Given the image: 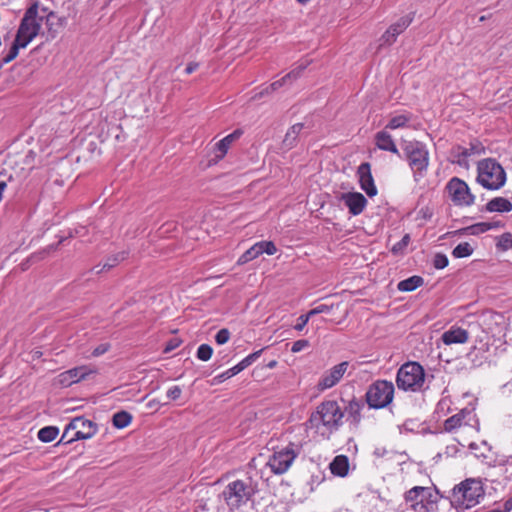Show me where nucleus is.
I'll return each instance as SVG.
<instances>
[{"label": "nucleus", "mask_w": 512, "mask_h": 512, "mask_svg": "<svg viewBox=\"0 0 512 512\" xmlns=\"http://www.w3.org/2000/svg\"><path fill=\"white\" fill-rule=\"evenodd\" d=\"M344 411L336 400L319 403L307 420V426L322 439L329 440L343 424Z\"/></svg>", "instance_id": "nucleus-1"}, {"label": "nucleus", "mask_w": 512, "mask_h": 512, "mask_svg": "<svg viewBox=\"0 0 512 512\" xmlns=\"http://www.w3.org/2000/svg\"><path fill=\"white\" fill-rule=\"evenodd\" d=\"M42 12L43 14L39 15L38 3L32 4L26 10L24 17L20 22L14 42L4 57V62L8 63L14 60L18 56L19 50L27 47V45L39 34L46 14V9H42Z\"/></svg>", "instance_id": "nucleus-2"}, {"label": "nucleus", "mask_w": 512, "mask_h": 512, "mask_svg": "<svg viewBox=\"0 0 512 512\" xmlns=\"http://www.w3.org/2000/svg\"><path fill=\"white\" fill-rule=\"evenodd\" d=\"M485 497L481 478H466L456 484L450 493V504L456 512H466L477 506Z\"/></svg>", "instance_id": "nucleus-3"}, {"label": "nucleus", "mask_w": 512, "mask_h": 512, "mask_svg": "<svg viewBox=\"0 0 512 512\" xmlns=\"http://www.w3.org/2000/svg\"><path fill=\"white\" fill-rule=\"evenodd\" d=\"M403 497L414 512H439L438 503L442 496L435 487L414 486Z\"/></svg>", "instance_id": "nucleus-4"}, {"label": "nucleus", "mask_w": 512, "mask_h": 512, "mask_svg": "<svg viewBox=\"0 0 512 512\" xmlns=\"http://www.w3.org/2000/svg\"><path fill=\"white\" fill-rule=\"evenodd\" d=\"M506 179V172L497 160L485 158L477 163L476 181L484 189L499 190L505 185Z\"/></svg>", "instance_id": "nucleus-5"}, {"label": "nucleus", "mask_w": 512, "mask_h": 512, "mask_svg": "<svg viewBox=\"0 0 512 512\" xmlns=\"http://www.w3.org/2000/svg\"><path fill=\"white\" fill-rule=\"evenodd\" d=\"M255 490L248 480L236 479L229 482L221 493V497L231 511L239 510L254 496Z\"/></svg>", "instance_id": "nucleus-6"}, {"label": "nucleus", "mask_w": 512, "mask_h": 512, "mask_svg": "<svg viewBox=\"0 0 512 512\" xmlns=\"http://www.w3.org/2000/svg\"><path fill=\"white\" fill-rule=\"evenodd\" d=\"M403 151L413 172L414 180L418 182L427 172L429 152L426 146L419 141L408 142Z\"/></svg>", "instance_id": "nucleus-7"}, {"label": "nucleus", "mask_w": 512, "mask_h": 512, "mask_svg": "<svg viewBox=\"0 0 512 512\" xmlns=\"http://www.w3.org/2000/svg\"><path fill=\"white\" fill-rule=\"evenodd\" d=\"M396 383L404 391H420L425 383V372L417 362L403 364L397 372Z\"/></svg>", "instance_id": "nucleus-8"}, {"label": "nucleus", "mask_w": 512, "mask_h": 512, "mask_svg": "<svg viewBox=\"0 0 512 512\" xmlns=\"http://www.w3.org/2000/svg\"><path fill=\"white\" fill-rule=\"evenodd\" d=\"M394 398V385L387 380H377L367 389L365 399L370 408L382 409L387 407Z\"/></svg>", "instance_id": "nucleus-9"}, {"label": "nucleus", "mask_w": 512, "mask_h": 512, "mask_svg": "<svg viewBox=\"0 0 512 512\" xmlns=\"http://www.w3.org/2000/svg\"><path fill=\"white\" fill-rule=\"evenodd\" d=\"M98 372V368L91 364L76 366L57 375L54 384L59 387H70L73 384L90 379Z\"/></svg>", "instance_id": "nucleus-10"}, {"label": "nucleus", "mask_w": 512, "mask_h": 512, "mask_svg": "<svg viewBox=\"0 0 512 512\" xmlns=\"http://www.w3.org/2000/svg\"><path fill=\"white\" fill-rule=\"evenodd\" d=\"M446 190L456 206L469 207L475 202V196L471 193L468 184L458 177H453L448 181Z\"/></svg>", "instance_id": "nucleus-11"}, {"label": "nucleus", "mask_w": 512, "mask_h": 512, "mask_svg": "<svg viewBox=\"0 0 512 512\" xmlns=\"http://www.w3.org/2000/svg\"><path fill=\"white\" fill-rule=\"evenodd\" d=\"M478 420L473 409L463 408L458 413L452 415L444 421L443 429L445 432L453 433L459 429L478 430Z\"/></svg>", "instance_id": "nucleus-12"}, {"label": "nucleus", "mask_w": 512, "mask_h": 512, "mask_svg": "<svg viewBox=\"0 0 512 512\" xmlns=\"http://www.w3.org/2000/svg\"><path fill=\"white\" fill-rule=\"evenodd\" d=\"M74 432L73 436L68 438L67 442L89 439L97 433V425L91 420L83 417L74 418L65 428L62 440L68 437V434Z\"/></svg>", "instance_id": "nucleus-13"}, {"label": "nucleus", "mask_w": 512, "mask_h": 512, "mask_svg": "<svg viewBox=\"0 0 512 512\" xmlns=\"http://www.w3.org/2000/svg\"><path fill=\"white\" fill-rule=\"evenodd\" d=\"M297 455V452L293 448V444H289L285 448L274 451V453L269 457L267 466L271 469L272 473L282 475L289 470Z\"/></svg>", "instance_id": "nucleus-14"}, {"label": "nucleus", "mask_w": 512, "mask_h": 512, "mask_svg": "<svg viewBox=\"0 0 512 512\" xmlns=\"http://www.w3.org/2000/svg\"><path fill=\"white\" fill-rule=\"evenodd\" d=\"M349 367L350 362L343 361L326 370L317 383V389L325 391L336 386L342 380Z\"/></svg>", "instance_id": "nucleus-15"}, {"label": "nucleus", "mask_w": 512, "mask_h": 512, "mask_svg": "<svg viewBox=\"0 0 512 512\" xmlns=\"http://www.w3.org/2000/svg\"><path fill=\"white\" fill-rule=\"evenodd\" d=\"M485 149L483 145L475 140L470 143V147H462L457 146L454 147L451 151L452 155V162L459 165L462 168L468 169L469 168V157L473 155H480L484 153Z\"/></svg>", "instance_id": "nucleus-16"}, {"label": "nucleus", "mask_w": 512, "mask_h": 512, "mask_svg": "<svg viewBox=\"0 0 512 512\" xmlns=\"http://www.w3.org/2000/svg\"><path fill=\"white\" fill-rule=\"evenodd\" d=\"M277 252V248L272 241H259L246 250L238 259V264H245L250 262L263 253L268 255H274Z\"/></svg>", "instance_id": "nucleus-17"}, {"label": "nucleus", "mask_w": 512, "mask_h": 512, "mask_svg": "<svg viewBox=\"0 0 512 512\" xmlns=\"http://www.w3.org/2000/svg\"><path fill=\"white\" fill-rule=\"evenodd\" d=\"M411 22V17L404 16L401 17L397 22L391 24L382 34L380 38V45H392L397 40V37L410 26Z\"/></svg>", "instance_id": "nucleus-18"}, {"label": "nucleus", "mask_w": 512, "mask_h": 512, "mask_svg": "<svg viewBox=\"0 0 512 512\" xmlns=\"http://www.w3.org/2000/svg\"><path fill=\"white\" fill-rule=\"evenodd\" d=\"M360 187L369 197L377 195V188L371 173V166L368 162L362 163L357 169Z\"/></svg>", "instance_id": "nucleus-19"}, {"label": "nucleus", "mask_w": 512, "mask_h": 512, "mask_svg": "<svg viewBox=\"0 0 512 512\" xmlns=\"http://www.w3.org/2000/svg\"><path fill=\"white\" fill-rule=\"evenodd\" d=\"M341 199L354 216L361 214L367 205V199L359 192L343 193Z\"/></svg>", "instance_id": "nucleus-20"}, {"label": "nucleus", "mask_w": 512, "mask_h": 512, "mask_svg": "<svg viewBox=\"0 0 512 512\" xmlns=\"http://www.w3.org/2000/svg\"><path fill=\"white\" fill-rule=\"evenodd\" d=\"M241 135H242V131L237 129L234 132H232L231 134L225 136L220 141H218L214 147V159L213 160L215 162L222 160L226 156V154H227L228 150L230 149L231 145L233 144V142L238 140L241 137Z\"/></svg>", "instance_id": "nucleus-21"}, {"label": "nucleus", "mask_w": 512, "mask_h": 512, "mask_svg": "<svg viewBox=\"0 0 512 512\" xmlns=\"http://www.w3.org/2000/svg\"><path fill=\"white\" fill-rule=\"evenodd\" d=\"M374 140L378 149L399 155L397 145L387 129L384 128L383 130L378 131L374 136Z\"/></svg>", "instance_id": "nucleus-22"}, {"label": "nucleus", "mask_w": 512, "mask_h": 512, "mask_svg": "<svg viewBox=\"0 0 512 512\" xmlns=\"http://www.w3.org/2000/svg\"><path fill=\"white\" fill-rule=\"evenodd\" d=\"M441 339L445 345L464 344L469 340V333L461 327H451L445 331Z\"/></svg>", "instance_id": "nucleus-23"}, {"label": "nucleus", "mask_w": 512, "mask_h": 512, "mask_svg": "<svg viewBox=\"0 0 512 512\" xmlns=\"http://www.w3.org/2000/svg\"><path fill=\"white\" fill-rule=\"evenodd\" d=\"M364 409V403L357 399L352 398L348 401L345 411L348 414V420L350 421V424L358 427L362 421V410Z\"/></svg>", "instance_id": "nucleus-24"}, {"label": "nucleus", "mask_w": 512, "mask_h": 512, "mask_svg": "<svg viewBox=\"0 0 512 512\" xmlns=\"http://www.w3.org/2000/svg\"><path fill=\"white\" fill-rule=\"evenodd\" d=\"M330 471L333 475L338 477H345L349 472V459L346 455H337L329 465Z\"/></svg>", "instance_id": "nucleus-25"}, {"label": "nucleus", "mask_w": 512, "mask_h": 512, "mask_svg": "<svg viewBox=\"0 0 512 512\" xmlns=\"http://www.w3.org/2000/svg\"><path fill=\"white\" fill-rule=\"evenodd\" d=\"M486 211L505 213L512 211V202L504 197H494L487 202Z\"/></svg>", "instance_id": "nucleus-26"}, {"label": "nucleus", "mask_w": 512, "mask_h": 512, "mask_svg": "<svg viewBox=\"0 0 512 512\" xmlns=\"http://www.w3.org/2000/svg\"><path fill=\"white\" fill-rule=\"evenodd\" d=\"M499 226V223L482 222L477 223L462 229L457 230L455 233L459 235H477Z\"/></svg>", "instance_id": "nucleus-27"}, {"label": "nucleus", "mask_w": 512, "mask_h": 512, "mask_svg": "<svg viewBox=\"0 0 512 512\" xmlns=\"http://www.w3.org/2000/svg\"><path fill=\"white\" fill-rule=\"evenodd\" d=\"M303 127L304 125L302 123H296L288 129L283 139V146L286 149H291L296 145L299 134L301 133Z\"/></svg>", "instance_id": "nucleus-28"}, {"label": "nucleus", "mask_w": 512, "mask_h": 512, "mask_svg": "<svg viewBox=\"0 0 512 512\" xmlns=\"http://www.w3.org/2000/svg\"><path fill=\"white\" fill-rule=\"evenodd\" d=\"M424 283V280L421 276H411L405 280H402L398 283L397 288L402 292H411L421 287Z\"/></svg>", "instance_id": "nucleus-29"}, {"label": "nucleus", "mask_w": 512, "mask_h": 512, "mask_svg": "<svg viewBox=\"0 0 512 512\" xmlns=\"http://www.w3.org/2000/svg\"><path fill=\"white\" fill-rule=\"evenodd\" d=\"M411 119H412L411 113H403V114L395 115V116L391 117L389 122L386 124L385 129L396 130L399 128H404L408 125V123L411 121Z\"/></svg>", "instance_id": "nucleus-30"}, {"label": "nucleus", "mask_w": 512, "mask_h": 512, "mask_svg": "<svg viewBox=\"0 0 512 512\" xmlns=\"http://www.w3.org/2000/svg\"><path fill=\"white\" fill-rule=\"evenodd\" d=\"M132 415L127 411H119L113 415L112 423L114 427L123 429L129 426L132 422Z\"/></svg>", "instance_id": "nucleus-31"}, {"label": "nucleus", "mask_w": 512, "mask_h": 512, "mask_svg": "<svg viewBox=\"0 0 512 512\" xmlns=\"http://www.w3.org/2000/svg\"><path fill=\"white\" fill-rule=\"evenodd\" d=\"M59 434V429L55 426H46L38 432V439L44 443L52 442Z\"/></svg>", "instance_id": "nucleus-32"}, {"label": "nucleus", "mask_w": 512, "mask_h": 512, "mask_svg": "<svg viewBox=\"0 0 512 512\" xmlns=\"http://www.w3.org/2000/svg\"><path fill=\"white\" fill-rule=\"evenodd\" d=\"M473 253V248L468 242L459 243L452 251V255L455 258L469 257Z\"/></svg>", "instance_id": "nucleus-33"}, {"label": "nucleus", "mask_w": 512, "mask_h": 512, "mask_svg": "<svg viewBox=\"0 0 512 512\" xmlns=\"http://www.w3.org/2000/svg\"><path fill=\"white\" fill-rule=\"evenodd\" d=\"M301 69L298 70V71H292L290 73H288L287 75H285L283 78H281L280 80H277L275 82H273L269 88H267V91L270 89L271 91H276L277 89H279L280 87H282L284 85V83L288 80V79H297L301 73Z\"/></svg>", "instance_id": "nucleus-34"}, {"label": "nucleus", "mask_w": 512, "mask_h": 512, "mask_svg": "<svg viewBox=\"0 0 512 512\" xmlns=\"http://www.w3.org/2000/svg\"><path fill=\"white\" fill-rule=\"evenodd\" d=\"M497 248L501 251L512 250V234H502L497 241Z\"/></svg>", "instance_id": "nucleus-35"}, {"label": "nucleus", "mask_w": 512, "mask_h": 512, "mask_svg": "<svg viewBox=\"0 0 512 512\" xmlns=\"http://www.w3.org/2000/svg\"><path fill=\"white\" fill-rule=\"evenodd\" d=\"M213 349L208 344H201L197 349V358L201 361H208L212 357Z\"/></svg>", "instance_id": "nucleus-36"}, {"label": "nucleus", "mask_w": 512, "mask_h": 512, "mask_svg": "<svg viewBox=\"0 0 512 512\" xmlns=\"http://www.w3.org/2000/svg\"><path fill=\"white\" fill-rule=\"evenodd\" d=\"M238 374V371H236L235 366L229 368L228 370L224 371L223 373L215 376L213 378V384H219L224 382L225 380L235 376Z\"/></svg>", "instance_id": "nucleus-37"}, {"label": "nucleus", "mask_w": 512, "mask_h": 512, "mask_svg": "<svg viewBox=\"0 0 512 512\" xmlns=\"http://www.w3.org/2000/svg\"><path fill=\"white\" fill-rule=\"evenodd\" d=\"M449 260L445 254L437 253L433 259V266L436 269H444L448 266Z\"/></svg>", "instance_id": "nucleus-38"}, {"label": "nucleus", "mask_w": 512, "mask_h": 512, "mask_svg": "<svg viewBox=\"0 0 512 512\" xmlns=\"http://www.w3.org/2000/svg\"><path fill=\"white\" fill-rule=\"evenodd\" d=\"M230 339V332L228 329L223 328L220 329L217 334L215 335V341L219 345H223L227 343Z\"/></svg>", "instance_id": "nucleus-39"}, {"label": "nucleus", "mask_w": 512, "mask_h": 512, "mask_svg": "<svg viewBox=\"0 0 512 512\" xmlns=\"http://www.w3.org/2000/svg\"><path fill=\"white\" fill-rule=\"evenodd\" d=\"M181 343H182V340L180 338L174 337L166 343L163 352L170 353L171 351L178 348L181 345Z\"/></svg>", "instance_id": "nucleus-40"}, {"label": "nucleus", "mask_w": 512, "mask_h": 512, "mask_svg": "<svg viewBox=\"0 0 512 512\" xmlns=\"http://www.w3.org/2000/svg\"><path fill=\"white\" fill-rule=\"evenodd\" d=\"M111 346L109 343H102L95 347L91 352L92 357H99L110 350Z\"/></svg>", "instance_id": "nucleus-41"}, {"label": "nucleus", "mask_w": 512, "mask_h": 512, "mask_svg": "<svg viewBox=\"0 0 512 512\" xmlns=\"http://www.w3.org/2000/svg\"><path fill=\"white\" fill-rule=\"evenodd\" d=\"M310 318L311 315H309V312L307 314L300 315L297 319V323L294 328L298 331L303 330V328L307 325Z\"/></svg>", "instance_id": "nucleus-42"}, {"label": "nucleus", "mask_w": 512, "mask_h": 512, "mask_svg": "<svg viewBox=\"0 0 512 512\" xmlns=\"http://www.w3.org/2000/svg\"><path fill=\"white\" fill-rule=\"evenodd\" d=\"M181 394H182V389L177 385L172 386L167 390V397L171 400L178 399L181 396Z\"/></svg>", "instance_id": "nucleus-43"}, {"label": "nucleus", "mask_w": 512, "mask_h": 512, "mask_svg": "<svg viewBox=\"0 0 512 512\" xmlns=\"http://www.w3.org/2000/svg\"><path fill=\"white\" fill-rule=\"evenodd\" d=\"M308 345H309V342L307 340H304V339L297 340L293 343V345L291 347V351L293 353H298V352L302 351L303 349H305L306 347H308Z\"/></svg>", "instance_id": "nucleus-44"}, {"label": "nucleus", "mask_w": 512, "mask_h": 512, "mask_svg": "<svg viewBox=\"0 0 512 512\" xmlns=\"http://www.w3.org/2000/svg\"><path fill=\"white\" fill-rule=\"evenodd\" d=\"M410 241V236L408 234H406L402 239L401 241H399L398 243H396L393 248H392V251L394 253H397L399 251H401L403 248H405L408 243Z\"/></svg>", "instance_id": "nucleus-45"}, {"label": "nucleus", "mask_w": 512, "mask_h": 512, "mask_svg": "<svg viewBox=\"0 0 512 512\" xmlns=\"http://www.w3.org/2000/svg\"><path fill=\"white\" fill-rule=\"evenodd\" d=\"M329 310L330 309H329V307L327 305L322 304V305H319V306L311 309L309 311V315H311V317H312V316L317 315V314L328 312Z\"/></svg>", "instance_id": "nucleus-46"}, {"label": "nucleus", "mask_w": 512, "mask_h": 512, "mask_svg": "<svg viewBox=\"0 0 512 512\" xmlns=\"http://www.w3.org/2000/svg\"><path fill=\"white\" fill-rule=\"evenodd\" d=\"M262 352H263V349H260L258 351H255V352L249 354L248 356H246L245 358H246V360H248L249 365L254 363L260 357Z\"/></svg>", "instance_id": "nucleus-47"}, {"label": "nucleus", "mask_w": 512, "mask_h": 512, "mask_svg": "<svg viewBox=\"0 0 512 512\" xmlns=\"http://www.w3.org/2000/svg\"><path fill=\"white\" fill-rule=\"evenodd\" d=\"M198 68H199V63H197V62H190V63H188V65L185 68V73L187 75H190L193 72H195Z\"/></svg>", "instance_id": "nucleus-48"}, {"label": "nucleus", "mask_w": 512, "mask_h": 512, "mask_svg": "<svg viewBox=\"0 0 512 512\" xmlns=\"http://www.w3.org/2000/svg\"><path fill=\"white\" fill-rule=\"evenodd\" d=\"M249 363H248V360H246V358L242 359L238 364L235 365V368H236V371H238V373H240L241 371H243L245 368L249 367Z\"/></svg>", "instance_id": "nucleus-49"}, {"label": "nucleus", "mask_w": 512, "mask_h": 512, "mask_svg": "<svg viewBox=\"0 0 512 512\" xmlns=\"http://www.w3.org/2000/svg\"><path fill=\"white\" fill-rule=\"evenodd\" d=\"M35 152L34 151H29V153L27 154L26 156V163H30V160L33 161L34 158H35Z\"/></svg>", "instance_id": "nucleus-50"}, {"label": "nucleus", "mask_w": 512, "mask_h": 512, "mask_svg": "<svg viewBox=\"0 0 512 512\" xmlns=\"http://www.w3.org/2000/svg\"><path fill=\"white\" fill-rule=\"evenodd\" d=\"M278 362L276 360H271L266 364V367L269 369H273L277 366Z\"/></svg>", "instance_id": "nucleus-51"}, {"label": "nucleus", "mask_w": 512, "mask_h": 512, "mask_svg": "<svg viewBox=\"0 0 512 512\" xmlns=\"http://www.w3.org/2000/svg\"><path fill=\"white\" fill-rule=\"evenodd\" d=\"M507 465H509V466H511V467H512V456H511V457H509V458H507V459L504 461V463L502 464V466H507Z\"/></svg>", "instance_id": "nucleus-52"}, {"label": "nucleus", "mask_w": 512, "mask_h": 512, "mask_svg": "<svg viewBox=\"0 0 512 512\" xmlns=\"http://www.w3.org/2000/svg\"><path fill=\"white\" fill-rule=\"evenodd\" d=\"M117 262H118V260H117V259H115L113 263H111V264H105V265H104V268H105V267H107V266H108L109 268H111V267H113L114 265H116V263H117Z\"/></svg>", "instance_id": "nucleus-53"}, {"label": "nucleus", "mask_w": 512, "mask_h": 512, "mask_svg": "<svg viewBox=\"0 0 512 512\" xmlns=\"http://www.w3.org/2000/svg\"><path fill=\"white\" fill-rule=\"evenodd\" d=\"M73 433H74V432L69 433V434H68V437H67V438H65L64 440H62V439H61V440H60V442L68 443V442H67V440H68V438H70V437H72V436H73Z\"/></svg>", "instance_id": "nucleus-54"}, {"label": "nucleus", "mask_w": 512, "mask_h": 512, "mask_svg": "<svg viewBox=\"0 0 512 512\" xmlns=\"http://www.w3.org/2000/svg\"><path fill=\"white\" fill-rule=\"evenodd\" d=\"M297 1H298V2H300V3H306V2H308L309 0H297Z\"/></svg>", "instance_id": "nucleus-55"}]
</instances>
